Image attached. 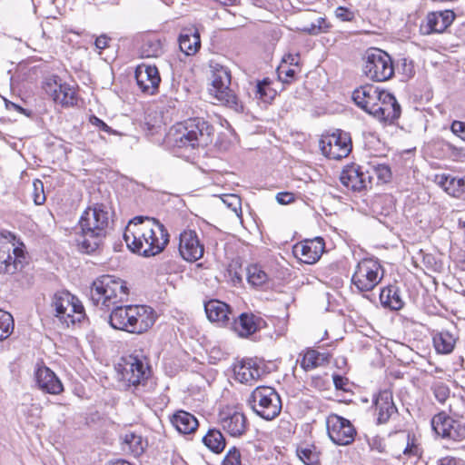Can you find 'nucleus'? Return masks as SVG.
<instances>
[{
  "label": "nucleus",
  "instance_id": "f257e3e1",
  "mask_svg": "<svg viewBox=\"0 0 465 465\" xmlns=\"http://www.w3.org/2000/svg\"><path fill=\"white\" fill-rule=\"evenodd\" d=\"M124 240L131 252L151 257L165 248L169 242V233L156 219L135 216L125 227Z\"/></svg>",
  "mask_w": 465,
  "mask_h": 465
},
{
  "label": "nucleus",
  "instance_id": "f03ea898",
  "mask_svg": "<svg viewBox=\"0 0 465 465\" xmlns=\"http://www.w3.org/2000/svg\"><path fill=\"white\" fill-rule=\"evenodd\" d=\"M112 222V213L107 205L95 203L88 207L79 220L81 234L76 238V242L81 252H95L108 234Z\"/></svg>",
  "mask_w": 465,
  "mask_h": 465
},
{
  "label": "nucleus",
  "instance_id": "7ed1b4c3",
  "mask_svg": "<svg viewBox=\"0 0 465 465\" xmlns=\"http://www.w3.org/2000/svg\"><path fill=\"white\" fill-rule=\"evenodd\" d=\"M187 119L176 122V157H186L184 152H191L199 146L212 143L214 128L203 118L192 117L186 112Z\"/></svg>",
  "mask_w": 465,
  "mask_h": 465
},
{
  "label": "nucleus",
  "instance_id": "20e7f679",
  "mask_svg": "<svg viewBox=\"0 0 465 465\" xmlns=\"http://www.w3.org/2000/svg\"><path fill=\"white\" fill-rule=\"evenodd\" d=\"M111 310L109 323L115 330L130 333H143L155 322L154 312L149 306L117 304Z\"/></svg>",
  "mask_w": 465,
  "mask_h": 465
},
{
  "label": "nucleus",
  "instance_id": "39448f33",
  "mask_svg": "<svg viewBox=\"0 0 465 465\" xmlns=\"http://www.w3.org/2000/svg\"><path fill=\"white\" fill-rule=\"evenodd\" d=\"M129 289L126 282L113 275L97 277L90 287V301L103 311L121 304L128 300Z\"/></svg>",
  "mask_w": 465,
  "mask_h": 465
},
{
  "label": "nucleus",
  "instance_id": "423d86ee",
  "mask_svg": "<svg viewBox=\"0 0 465 465\" xmlns=\"http://www.w3.org/2000/svg\"><path fill=\"white\" fill-rule=\"evenodd\" d=\"M28 253L23 242L10 232H0V274H15L28 263Z\"/></svg>",
  "mask_w": 465,
  "mask_h": 465
},
{
  "label": "nucleus",
  "instance_id": "0eeeda50",
  "mask_svg": "<svg viewBox=\"0 0 465 465\" xmlns=\"http://www.w3.org/2000/svg\"><path fill=\"white\" fill-rule=\"evenodd\" d=\"M116 370L124 385L135 389L143 385L151 375L149 361L142 352L122 357Z\"/></svg>",
  "mask_w": 465,
  "mask_h": 465
},
{
  "label": "nucleus",
  "instance_id": "6e6552de",
  "mask_svg": "<svg viewBox=\"0 0 465 465\" xmlns=\"http://www.w3.org/2000/svg\"><path fill=\"white\" fill-rule=\"evenodd\" d=\"M248 406L261 418L272 420L278 417L282 411V400L274 388L258 386L247 400Z\"/></svg>",
  "mask_w": 465,
  "mask_h": 465
},
{
  "label": "nucleus",
  "instance_id": "1a4fd4ad",
  "mask_svg": "<svg viewBox=\"0 0 465 465\" xmlns=\"http://www.w3.org/2000/svg\"><path fill=\"white\" fill-rule=\"evenodd\" d=\"M231 84V72L227 67L218 64L213 66L210 93L227 107L233 109L235 112H242V103L230 87Z\"/></svg>",
  "mask_w": 465,
  "mask_h": 465
},
{
  "label": "nucleus",
  "instance_id": "9d476101",
  "mask_svg": "<svg viewBox=\"0 0 465 465\" xmlns=\"http://www.w3.org/2000/svg\"><path fill=\"white\" fill-rule=\"evenodd\" d=\"M362 66L363 74L374 82H384L394 74L391 57L388 53L379 48H370L366 51Z\"/></svg>",
  "mask_w": 465,
  "mask_h": 465
},
{
  "label": "nucleus",
  "instance_id": "9b49d317",
  "mask_svg": "<svg viewBox=\"0 0 465 465\" xmlns=\"http://www.w3.org/2000/svg\"><path fill=\"white\" fill-rule=\"evenodd\" d=\"M382 277V267L377 260L362 259L355 267L351 283L361 292H370L380 283Z\"/></svg>",
  "mask_w": 465,
  "mask_h": 465
},
{
  "label": "nucleus",
  "instance_id": "f8f14e48",
  "mask_svg": "<svg viewBox=\"0 0 465 465\" xmlns=\"http://www.w3.org/2000/svg\"><path fill=\"white\" fill-rule=\"evenodd\" d=\"M320 149L329 159L341 160L351 152V139L349 133L336 130L332 134H323L319 141Z\"/></svg>",
  "mask_w": 465,
  "mask_h": 465
},
{
  "label": "nucleus",
  "instance_id": "ddd939ff",
  "mask_svg": "<svg viewBox=\"0 0 465 465\" xmlns=\"http://www.w3.org/2000/svg\"><path fill=\"white\" fill-rule=\"evenodd\" d=\"M326 428L331 440L340 446L351 444L357 433L349 420L334 413L327 417Z\"/></svg>",
  "mask_w": 465,
  "mask_h": 465
},
{
  "label": "nucleus",
  "instance_id": "4468645a",
  "mask_svg": "<svg viewBox=\"0 0 465 465\" xmlns=\"http://www.w3.org/2000/svg\"><path fill=\"white\" fill-rule=\"evenodd\" d=\"M340 181L348 190L352 192H361L371 188L373 176L370 170L355 163L346 165L341 174Z\"/></svg>",
  "mask_w": 465,
  "mask_h": 465
},
{
  "label": "nucleus",
  "instance_id": "2eb2a0df",
  "mask_svg": "<svg viewBox=\"0 0 465 465\" xmlns=\"http://www.w3.org/2000/svg\"><path fill=\"white\" fill-rule=\"evenodd\" d=\"M431 427L435 433L443 439L460 441L465 439V424L453 420L444 411L434 415Z\"/></svg>",
  "mask_w": 465,
  "mask_h": 465
},
{
  "label": "nucleus",
  "instance_id": "dca6fc26",
  "mask_svg": "<svg viewBox=\"0 0 465 465\" xmlns=\"http://www.w3.org/2000/svg\"><path fill=\"white\" fill-rule=\"evenodd\" d=\"M43 88L55 104L63 106H72L76 104V92L68 84L62 83L57 76L48 78L44 83Z\"/></svg>",
  "mask_w": 465,
  "mask_h": 465
},
{
  "label": "nucleus",
  "instance_id": "f3484780",
  "mask_svg": "<svg viewBox=\"0 0 465 465\" xmlns=\"http://www.w3.org/2000/svg\"><path fill=\"white\" fill-rule=\"evenodd\" d=\"M401 114V108L395 96L387 91H383L381 100L371 114L385 124H394L400 118Z\"/></svg>",
  "mask_w": 465,
  "mask_h": 465
},
{
  "label": "nucleus",
  "instance_id": "a211bd4d",
  "mask_svg": "<svg viewBox=\"0 0 465 465\" xmlns=\"http://www.w3.org/2000/svg\"><path fill=\"white\" fill-rule=\"evenodd\" d=\"M179 253L187 262H195L203 257L204 248L195 231H183L179 237Z\"/></svg>",
  "mask_w": 465,
  "mask_h": 465
},
{
  "label": "nucleus",
  "instance_id": "6ab92c4d",
  "mask_svg": "<svg viewBox=\"0 0 465 465\" xmlns=\"http://www.w3.org/2000/svg\"><path fill=\"white\" fill-rule=\"evenodd\" d=\"M264 321L252 312H242L239 316L234 314L232 317L229 327L238 336L248 338L249 336L261 330Z\"/></svg>",
  "mask_w": 465,
  "mask_h": 465
},
{
  "label": "nucleus",
  "instance_id": "aec40b11",
  "mask_svg": "<svg viewBox=\"0 0 465 465\" xmlns=\"http://www.w3.org/2000/svg\"><path fill=\"white\" fill-rule=\"evenodd\" d=\"M325 242L322 237L305 240L293 246V253L302 262L312 264L322 256Z\"/></svg>",
  "mask_w": 465,
  "mask_h": 465
},
{
  "label": "nucleus",
  "instance_id": "412c9836",
  "mask_svg": "<svg viewBox=\"0 0 465 465\" xmlns=\"http://www.w3.org/2000/svg\"><path fill=\"white\" fill-rule=\"evenodd\" d=\"M455 13L452 10L430 12L426 16V24L420 25L423 35L443 33L454 21Z\"/></svg>",
  "mask_w": 465,
  "mask_h": 465
},
{
  "label": "nucleus",
  "instance_id": "4be33fe9",
  "mask_svg": "<svg viewBox=\"0 0 465 465\" xmlns=\"http://www.w3.org/2000/svg\"><path fill=\"white\" fill-rule=\"evenodd\" d=\"M234 378L241 383L252 384L264 374L256 359L247 358L236 362L232 368Z\"/></svg>",
  "mask_w": 465,
  "mask_h": 465
},
{
  "label": "nucleus",
  "instance_id": "5701e85b",
  "mask_svg": "<svg viewBox=\"0 0 465 465\" xmlns=\"http://www.w3.org/2000/svg\"><path fill=\"white\" fill-rule=\"evenodd\" d=\"M383 91L372 84L361 85L353 91L352 100L358 107L371 114L381 100Z\"/></svg>",
  "mask_w": 465,
  "mask_h": 465
},
{
  "label": "nucleus",
  "instance_id": "b1692460",
  "mask_svg": "<svg viewBox=\"0 0 465 465\" xmlns=\"http://www.w3.org/2000/svg\"><path fill=\"white\" fill-rule=\"evenodd\" d=\"M204 311L207 319L220 327H229L233 315L232 310L227 303L212 299L204 302Z\"/></svg>",
  "mask_w": 465,
  "mask_h": 465
},
{
  "label": "nucleus",
  "instance_id": "393cba45",
  "mask_svg": "<svg viewBox=\"0 0 465 465\" xmlns=\"http://www.w3.org/2000/svg\"><path fill=\"white\" fill-rule=\"evenodd\" d=\"M373 404L377 416V424H385L397 414L398 409L393 401L392 392L383 390L374 398Z\"/></svg>",
  "mask_w": 465,
  "mask_h": 465
},
{
  "label": "nucleus",
  "instance_id": "a878e982",
  "mask_svg": "<svg viewBox=\"0 0 465 465\" xmlns=\"http://www.w3.org/2000/svg\"><path fill=\"white\" fill-rule=\"evenodd\" d=\"M137 85L142 92L153 94L160 83V76L155 66L139 64L134 73Z\"/></svg>",
  "mask_w": 465,
  "mask_h": 465
},
{
  "label": "nucleus",
  "instance_id": "bb28decb",
  "mask_svg": "<svg viewBox=\"0 0 465 465\" xmlns=\"http://www.w3.org/2000/svg\"><path fill=\"white\" fill-rule=\"evenodd\" d=\"M36 383L40 390L49 394H60L64 386L56 374L48 367H39L35 372Z\"/></svg>",
  "mask_w": 465,
  "mask_h": 465
},
{
  "label": "nucleus",
  "instance_id": "cd10ccee",
  "mask_svg": "<svg viewBox=\"0 0 465 465\" xmlns=\"http://www.w3.org/2000/svg\"><path fill=\"white\" fill-rule=\"evenodd\" d=\"M220 422L223 430L232 437H241L248 428L247 418L239 411L221 415Z\"/></svg>",
  "mask_w": 465,
  "mask_h": 465
},
{
  "label": "nucleus",
  "instance_id": "c85d7f7f",
  "mask_svg": "<svg viewBox=\"0 0 465 465\" xmlns=\"http://www.w3.org/2000/svg\"><path fill=\"white\" fill-rule=\"evenodd\" d=\"M178 44L180 51L187 56L195 54L201 47V39L198 29L192 25L182 29Z\"/></svg>",
  "mask_w": 465,
  "mask_h": 465
},
{
  "label": "nucleus",
  "instance_id": "c756f323",
  "mask_svg": "<svg viewBox=\"0 0 465 465\" xmlns=\"http://www.w3.org/2000/svg\"><path fill=\"white\" fill-rule=\"evenodd\" d=\"M380 301L384 308L391 311H400L405 305L401 290L396 284H389L382 288L380 293Z\"/></svg>",
  "mask_w": 465,
  "mask_h": 465
},
{
  "label": "nucleus",
  "instance_id": "7c9ffc66",
  "mask_svg": "<svg viewBox=\"0 0 465 465\" xmlns=\"http://www.w3.org/2000/svg\"><path fill=\"white\" fill-rule=\"evenodd\" d=\"M139 53L143 58L158 57L163 53V44L160 37L154 34H145L141 37Z\"/></svg>",
  "mask_w": 465,
  "mask_h": 465
},
{
  "label": "nucleus",
  "instance_id": "2f4dec72",
  "mask_svg": "<svg viewBox=\"0 0 465 465\" xmlns=\"http://www.w3.org/2000/svg\"><path fill=\"white\" fill-rule=\"evenodd\" d=\"M199 426L197 419L185 411H176V431L183 435L193 434Z\"/></svg>",
  "mask_w": 465,
  "mask_h": 465
},
{
  "label": "nucleus",
  "instance_id": "473e14b6",
  "mask_svg": "<svg viewBox=\"0 0 465 465\" xmlns=\"http://www.w3.org/2000/svg\"><path fill=\"white\" fill-rule=\"evenodd\" d=\"M432 341L438 353L449 354L454 350L456 338L449 331H441L433 335Z\"/></svg>",
  "mask_w": 465,
  "mask_h": 465
},
{
  "label": "nucleus",
  "instance_id": "72a5a7b5",
  "mask_svg": "<svg viewBox=\"0 0 465 465\" xmlns=\"http://www.w3.org/2000/svg\"><path fill=\"white\" fill-rule=\"evenodd\" d=\"M203 443L213 453H221L226 446V440L221 430L210 429L203 437Z\"/></svg>",
  "mask_w": 465,
  "mask_h": 465
},
{
  "label": "nucleus",
  "instance_id": "f704fd0d",
  "mask_svg": "<svg viewBox=\"0 0 465 465\" xmlns=\"http://www.w3.org/2000/svg\"><path fill=\"white\" fill-rule=\"evenodd\" d=\"M439 184L450 195L460 197L465 193V181L451 175H441Z\"/></svg>",
  "mask_w": 465,
  "mask_h": 465
},
{
  "label": "nucleus",
  "instance_id": "c9c22d12",
  "mask_svg": "<svg viewBox=\"0 0 465 465\" xmlns=\"http://www.w3.org/2000/svg\"><path fill=\"white\" fill-rule=\"evenodd\" d=\"M84 317V310L80 301L75 298L74 302H71L64 313L58 316L59 320L69 326L79 322Z\"/></svg>",
  "mask_w": 465,
  "mask_h": 465
},
{
  "label": "nucleus",
  "instance_id": "e433bc0d",
  "mask_svg": "<svg viewBox=\"0 0 465 465\" xmlns=\"http://www.w3.org/2000/svg\"><path fill=\"white\" fill-rule=\"evenodd\" d=\"M174 261L169 259L162 262L157 268V281L161 284H169L174 287Z\"/></svg>",
  "mask_w": 465,
  "mask_h": 465
},
{
  "label": "nucleus",
  "instance_id": "4c0bfd02",
  "mask_svg": "<svg viewBox=\"0 0 465 465\" xmlns=\"http://www.w3.org/2000/svg\"><path fill=\"white\" fill-rule=\"evenodd\" d=\"M297 456L306 465H319L320 452L314 445L300 446L297 448Z\"/></svg>",
  "mask_w": 465,
  "mask_h": 465
},
{
  "label": "nucleus",
  "instance_id": "58836bf2",
  "mask_svg": "<svg viewBox=\"0 0 465 465\" xmlns=\"http://www.w3.org/2000/svg\"><path fill=\"white\" fill-rule=\"evenodd\" d=\"M246 276L248 282L256 287L262 286L269 279L267 273L257 264H252L246 268Z\"/></svg>",
  "mask_w": 465,
  "mask_h": 465
},
{
  "label": "nucleus",
  "instance_id": "ea45409f",
  "mask_svg": "<svg viewBox=\"0 0 465 465\" xmlns=\"http://www.w3.org/2000/svg\"><path fill=\"white\" fill-rule=\"evenodd\" d=\"M75 298L76 297L68 292H56L53 298L52 302V305L56 312V317L62 313H64V311H66L71 302H74Z\"/></svg>",
  "mask_w": 465,
  "mask_h": 465
},
{
  "label": "nucleus",
  "instance_id": "a19ab883",
  "mask_svg": "<svg viewBox=\"0 0 465 465\" xmlns=\"http://www.w3.org/2000/svg\"><path fill=\"white\" fill-rule=\"evenodd\" d=\"M330 27L331 25L327 22L325 17L318 16L315 20L312 21L309 25H304L300 30L310 35H318L328 32Z\"/></svg>",
  "mask_w": 465,
  "mask_h": 465
},
{
  "label": "nucleus",
  "instance_id": "79ce46f5",
  "mask_svg": "<svg viewBox=\"0 0 465 465\" xmlns=\"http://www.w3.org/2000/svg\"><path fill=\"white\" fill-rule=\"evenodd\" d=\"M370 173L376 176L378 182L388 183L391 178V171L388 164L370 163L365 168Z\"/></svg>",
  "mask_w": 465,
  "mask_h": 465
},
{
  "label": "nucleus",
  "instance_id": "37998d69",
  "mask_svg": "<svg viewBox=\"0 0 465 465\" xmlns=\"http://www.w3.org/2000/svg\"><path fill=\"white\" fill-rule=\"evenodd\" d=\"M124 443L134 456H140L144 450V441L143 438L133 432L125 434Z\"/></svg>",
  "mask_w": 465,
  "mask_h": 465
},
{
  "label": "nucleus",
  "instance_id": "c03bdc74",
  "mask_svg": "<svg viewBox=\"0 0 465 465\" xmlns=\"http://www.w3.org/2000/svg\"><path fill=\"white\" fill-rule=\"evenodd\" d=\"M14 331L13 316L0 310V341L7 339Z\"/></svg>",
  "mask_w": 465,
  "mask_h": 465
},
{
  "label": "nucleus",
  "instance_id": "a18cd8bd",
  "mask_svg": "<svg viewBox=\"0 0 465 465\" xmlns=\"http://www.w3.org/2000/svg\"><path fill=\"white\" fill-rule=\"evenodd\" d=\"M439 145L448 154V156L454 161H458L465 157V148L463 147H457L446 140L440 141Z\"/></svg>",
  "mask_w": 465,
  "mask_h": 465
},
{
  "label": "nucleus",
  "instance_id": "49530a36",
  "mask_svg": "<svg viewBox=\"0 0 465 465\" xmlns=\"http://www.w3.org/2000/svg\"><path fill=\"white\" fill-rule=\"evenodd\" d=\"M430 390L435 399L441 404H444L450 398V389L443 381H435L432 383Z\"/></svg>",
  "mask_w": 465,
  "mask_h": 465
},
{
  "label": "nucleus",
  "instance_id": "de8ad7c7",
  "mask_svg": "<svg viewBox=\"0 0 465 465\" xmlns=\"http://www.w3.org/2000/svg\"><path fill=\"white\" fill-rule=\"evenodd\" d=\"M322 354L315 350L308 351L301 361V367L306 371L317 368L320 365L319 360Z\"/></svg>",
  "mask_w": 465,
  "mask_h": 465
},
{
  "label": "nucleus",
  "instance_id": "09e8293b",
  "mask_svg": "<svg viewBox=\"0 0 465 465\" xmlns=\"http://www.w3.org/2000/svg\"><path fill=\"white\" fill-rule=\"evenodd\" d=\"M255 89L256 95L263 102H269L274 98L275 92L270 87V82L266 79L258 82Z\"/></svg>",
  "mask_w": 465,
  "mask_h": 465
},
{
  "label": "nucleus",
  "instance_id": "8fccbe9b",
  "mask_svg": "<svg viewBox=\"0 0 465 465\" xmlns=\"http://www.w3.org/2000/svg\"><path fill=\"white\" fill-rule=\"evenodd\" d=\"M276 72L282 84H290L296 79V71L286 64H280Z\"/></svg>",
  "mask_w": 465,
  "mask_h": 465
},
{
  "label": "nucleus",
  "instance_id": "3c124183",
  "mask_svg": "<svg viewBox=\"0 0 465 465\" xmlns=\"http://www.w3.org/2000/svg\"><path fill=\"white\" fill-rule=\"evenodd\" d=\"M223 203L237 216L242 214V201L236 194H225L222 198Z\"/></svg>",
  "mask_w": 465,
  "mask_h": 465
},
{
  "label": "nucleus",
  "instance_id": "603ef678",
  "mask_svg": "<svg viewBox=\"0 0 465 465\" xmlns=\"http://www.w3.org/2000/svg\"><path fill=\"white\" fill-rule=\"evenodd\" d=\"M222 465H242L240 450L236 447L231 448L223 458Z\"/></svg>",
  "mask_w": 465,
  "mask_h": 465
},
{
  "label": "nucleus",
  "instance_id": "864d4df0",
  "mask_svg": "<svg viewBox=\"0 0 465 465\" xmlns=\"http://www.w3.org/2000/svg\"><path fill=\"white\" fill-rule=\"evenodd\" d=\"M34 202L36 205H41L45 202V195L44 193V184L40 180L34 182Z\"/></svg>",
  "mask_w": 465,
  "mask_h": 465
},
{
  "label": "nucleus",
  "instance_id": "5fc2aeb1",
  "mask_svg": "<svg viewBox=\"0 0 465 465\" xmlns=\"http://www.w3.org/2000/svg\"><path fill=\"white\" fill-rule=\"evenodd\" d=\"M89 122L94 126H96L99 130L108 134H116L117 132L112 129L108 124H106L102 119L98 118L95 115H92L89 119Z\"/></svg>",
  "mask_w": 465,
  "mask_h": 465
},
{
  "label": "nucleus",
  "instance_id": "6e6d98bb",
  "mask_svg": "<svg viewBox=\"0 0 465 465\" xmlns=\"http://www.w3.org/2000/svg\"><path fill=\"white\" fill-rule=\"evenodd\" d=\"M332 381H333V384H334V387L336 390L342 391H349V389H348L349 379L348 378H346L342 375L334 373L332 375Z\"/></svg>",
  "mask_w": 465,
  "mask_h": 465
},
{
  "label": "nucleus",
  "instance_id": "4d7b16f0",
  "mask_svg": "<svg viewBox=\"0 0 465 465\" xmlns=\"http://www.w3.org/2000/svg\"><path fill=\"white\" fill-rule=\"evenodd\" d=\"M450 131L465 142V122L454 120L450 124Z\"/></svg>",
  "mask_w": 465,
  "mask_h": 465
},
{
  "label": "nucleus",
  "instance_id": "13d9d810",
  "mask_svg": "<svg viewBox=\"0 0 465 465\" xmlns=\"http://www.w3.org/2000/svg\"><path fill=\"white\" fill-rule=\"evenodd\" d=\"M276 200L280 204H289L294 202V194L290 192H281L276 194Z\"/></svg>",
  "mask_w": 465,
  "mask_h": 465
},
{
  "label": "nucleus",
  "instance_id": "bf43d9fd",
  "mask_svg": "<svg viewBox=\"0 0 465 465\" xmlns=\"http://www.w3.org/2000/svg\"><path fill=\"white\" fill-rule=\"evenodd\" d=\"M5 106H6L7 110H9V111L14 110L19 114H25L27 117H30L32 115V111L23 108L22 106H20L19 104H17L15 103L6 101Z\"/></svg>",
  "mask_w": 465,
  "mask_h": 465
},
{
  "label": "nucleus",
  "instance_id": "052dcab7",
  "mask_svg": "<svg viewBox=\"0 0 465 465\" xmlns=\"http://www.w3.org/2000/svg\"><path fill=\"white\" fill-rule=\"evenodd\" d=\"M299 59H300V56H299L298 54H288L283 56L281 64H286V65H288L290 67L292 65L298 66L299 65Z\"/></svg>",
  "mask_w": 465,
  "mask_h": 465
},
{
  "label": "nucleus",
  "instance_id": "680f3d73",
  "mask_svg": "<svg viewBox=\"0 0 465 465\" xmlns=\"http://www.w3.org/2000/svg\"><path fill=\"white\" fill-rule=\"evenodd\" d=\"M111 38L107 36L106 35H101L100 36L96 37L94 45L95 47L99 50H104L106 47H108V44Z\"/></svg>",
  "mask_w": 465,
  "mask_h": 465
},
{
  "label": "nucleus",
  "instance_id": "e2e57ef3",
  "mask_svg": "<svg viewBox=\"0 0 465 465\" xmlns=\"http://www.w3.org/2000/svg\"><path fill=\"white\" fill-rule=\"evenodd\" d=\"M336 15L342 21H351L353 18V14L345 7H339Z\"/></svg>",
  "mask_w": 465,
  "mask_h": 465
},
{
  "label": "nucleus",
  "instance_id": "0e129e2a",
  "mask_svg": "<svg viewBox=\"0 0 465 465\" xmlns=\"http://www.w3.org/2000/svg\"><path fill=\"white\" fill-rule=\"evenodd\" d=\"M173 127V125L171 124L170 128H169V132L166 134L165 138L163 140V143L167 149H172V147H173V135L171 134Z\"/></svg>",
  "mask_w": 465,
  "mask_h": 465
},
{
  "label": "nucleus",
  "instance_id": "69168bd1",
  "mask_svg": "<svg viewBox=\"0 0 465 465\" xmlns=\"http://www.w3.org/2000/svg\"><path fill=\"white\" fill-rule=\"evenodd\" d=\"M438 465H457V460L453 457H444L438 460Z\"/></svg>",
  "mask_w": 465,
  "mask_h": 465
},
{
  "label": "nucleus",
  "instance_id": "338daca9",
  "mask_svg": "<svg viewBox=\"0 0 465 465\" xmlns=\"http://www.w3.org/2000/svg\"><path fill=\"white\" fill-rule=\"evenodd\" d=\"M229 272H230V274L232 275V281H233L234 282L240 283V282H242V274H241L240 272H236V271H235V272L232 273V270H230V271H229Z\"/></svg>",
  "mask_w": 465,
  "mask_h": 465
},
{
  "label": "nucleus",
  "instance_id": "774afa93",
  "mask_svg": "<svg viewBox=\"0 0 465 465\" xmlns=\"http://www.w3.org/2000/svg\"><path fill=\"white\" fill-rule=\"evenodd\" d=\"M458 263H459V266L460 268L462 270V271H465V251L462 252L460 256H459V260H458Z\"/></svg>",
  "mask_w": 465,
  "mask_h": 465
}]
</instances>
